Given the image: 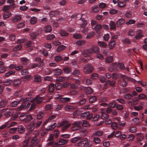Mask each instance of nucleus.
I'll list each match as a JSON object with an SVG mask.
<instances>
[{"instance_id":"f257e3e1","label":"nucleus","mask_w":147,"mask_h":147,"mask_svg":"<svg viewBox=\"0 0 147 147\" xmlns=\"http://www.w3.org/2000/svg\"><path fill=\"white\" fill-rule=\"evenodd\" d=\"M81 139L80 137L74 138V146H80L83 145V147H91L92 146V142L86 138Z\"/></svg>"},{"instance_id":"f03ea898","label":"nucleus","mask_w":147,"mask_h":147,"mask_svg":"<svg viewBox=\"0 0 147 147\" xmlns=\"http://www.w3.org/2000/svg\"><path fill=\"white\" fill-rule=\"evenodd\" d=\"M74 81L75 82V84H74V89L85 90L86 93L88 94L92 93L93 90L90 88L89 87H86L81 85L80 84L82 83L78 79H76L74 78Z\"/></svg>"},{"instance_id":"7ed1b4c3","label":"nucleus","mask_w":147,"mask_h":147,"mask_svg":"<svg viewBox=\"0 0 147 147\" xmlns=\"http://www.w3.org/2000/svg\"><path fill=\"white\" fill-rule=\"evenodd\" d=\"M82 125L84 127H87L89 126L88 121L84 120L82 122L81 121H77L74 122V131L80 129Z\"/></svg>"},{"instance_id":"20e7f679","label":"nucleus","mask_w":147,"mask_h":147,"mask_svg":"<svg viewBox=\"0 0 147 147\" xmlns=\"http://www.w3.org/2000/svg\"><path fill=\"white\" fill-rule=\"evenodd\" d=\"M76 17L77 18H78H78H80V20L82 22V23L80 24L81 27L82 28H85L88 24L87 20L85 19L86 15L84 14L80 15L78 14H74V18Z\"/></svg>"},{"instance_id":"39448f33","label":"nucleus","mask_w":147,"mask_h":147,"mask_svg":"<svg viewBox=\"0 0 147 147\" xmlns=\"http://www.w3.org/2000/svg\"><path fill=\"white\" fill-rule=\"evenodd\" d=\"M20 120L23 121L26 123H28L32 119V116L30 114L26 113H22L20 116Z\"/></svg>"},{"instance_id":"423d86ee","label":"nucleus","mask_w":147,"mask_h":147,"mask_svg":"<svg viewBox=\"0 0 147 147\" xmlns=\"http://www.w3.org/2000/svg\"><path fill=\"white\" fill-rule=\"evenodd\" d=\"M71 123L66 120L62 121L59 125V127H61V130L64 131L67 129L70 125Z\"/></svg>"},{"instance_id":"0eeeda50","label":"nucleus","mask_w":147,"mask_h":147,"mask_svg":"<svg viewBox=\"0 0 147 147\" xmlns=\"http://www.w3.org/2000/svg\"><path fill=\"white\" fill-rule=\"evenodd\" d=\"M93 67L92 66L89 64H86L84 66L83 71L86 74H88L92 72Z\"/></svg>"},{"instance_id":"6e6552de","label":"nucleus","mask_w":147,"mask_h":147,"mask_svg":"<svg viewBox=\"0 0 147 147\" xmlns=\"http://www.w3.org/2000/svg\"><path fill=\"white\" fill-rule=\"evenodd\" d=\"M93 117L92 113H90L89 111L85 112L81 114L80 117L84 119H86L88 120H90Z\"/></svg>"},{"instance_id":"1a4fd4ad","label":"nucleus","mask_w":147,"mask_h":147,"mask_svg":"<svg viewBox=\"0 0 147 147\" xmlns=\"http://www.w3.org/2000/svg\"><path fill=\"white\" fill-rule=\"evenodd\" d=\"M88 51L90 53H98L99 51V48L96 46H93L92 48L88 49Z\"/></svg>"},{"instance_id":"9d476101","label":"nucleus","mask_w":147,"mask_h":147,"mask_svg":"<svg viewBox=\"0 0 147 147\" xmlns=\"http://www.w3.org/2000/svg\"><path fill=\"white\" fill-rule=\"evenodd\" d=\"M120 82V85L123 87H125L127 84V82L129 79L128 77H125L123 78Z\"/></svg>"},{"instance_id":"9b49d317","label":"nucleus","mask_w":147,"mask_h":147,"mask_svg":"<svg viewBox=\"0 0 147 147\" xmlns=\"http://www.w3.org/2000/svg\"><path fill=\"white\" fill-rule=\"evenodd\" d=\"M44 99V97H40V95H38L35 97L34 100L36 103L39 104L41 103Z\"/></svg>"},{"instance_id":"f8f14e48","label":"nucleus","mask_w":147,"mask_h":147,"mask_svg":"<svg viewBox=\"0 0 147 147\" xmlns=\"http://www.w3.org/2000/svg\"><path fill=\"white\" fill-rule=\"evenodd\" d=\"M44 63L43 62H39V64H35L34 63H32L30 64L29 65V68H35L36 67H42L44 65Z\"/></svg>"},{"instance_id":"ddd939ff","label":"nucleus","mask_w":147,"mask_h":147,"mask_svg":"<svg viewBox=\"0 0 147 147\" xmlns=\"http://www.w3.org/2000/svg\"><path fill=\"white\" fill-rule=\"evenodd\" d=\"M13 85L15 87H17L20 84L21 82V79H15L12 81Z\"/></svg>"},{"instance_id":"4468645a","label":"nucleus","mask_w":147,"mask_h":147,"mask_svg":"<svg viewBox=\"0 0 147 147\" xmlns=\"http://www.w3.org/2000/svg\"><path fill=\"white\" fill-rule=\"evenodd\" d=\"M109 70L110 72L117 71L118 70L117 68V65L114 64L109 66Z\"/></svg>"},{"instance_id":"2eb2a0df","label":"nucleus","mask_w":147,"mask_h":147,"mask_svg":"<svg viewBox=\"0 0 147 147\" xmlns=\"http://www.w3.org/2000/svg\"><path fill=\"white\" fill-rule=\"evenodd\" d=\"M56 115H53L49 116V118L47 119L44 122L43 124V125L44 126L49 121H52L56 118Z\"/></svg>"},{"instance_id":"dca6fc26","label":"nucleus","mask_w":147,"mask_h":147,"mask_svg":"<svg viewBox=\"0 0 147 147\" xmlns=\"http://www.w3.org/2000/svg\"><path fill=\"white\" fill-rule=\"evenodd\" d=\"M30 105V103L26 102H23L20 106V110L22 109L23 108L27 109Z\"/></svg>"},{"instance_id":"f3484780","label":"nucleus","mask_w":147,"mask_h":147,"mask_svg":"<svg viewBox=\"0 0 147 147\" xmlns=\"http://www.w3.org/2000/svg\"><path fill=\"white\" fill-rule=\"evenodd\" d=\"M35 125L34 123H32L30 124L27 126V129L30 131H32L34 129Z\"/></svg>"},{"instance_id":"a211bd4d","label":"nucleus","mask_w":147,"mask_h":147,"mask_svg":"<svg viewBox=\"0 0 147 147\" xmlns=\"http://www.w3.org/2000/svg\"><path fill=\"white\" fill-rule=\"evenodd\" d=\"M21 18V16L20 15H16L13 17L12 20L13 22H16L20 20Z\"/></svg>"},{"instance_id":"6ab92c4d","label":"nucleus","mask_w":147,"mask_h":147,"mask_svg":"<svg viewBox=\"0 0 147 147\" xmlns=\"http://www.w3.org/2000/svg\"><path fill=\"white\" fill-rule=\"evenodd\" d=\"M125 77V75H122L121 74H117L115 73L112 74V77L113 78L117 79L119 78H123Z\"/></svg>"},{"instance_id":"aec40b11","label":"nucleus","mask_w":147,"mask_h":147,"mask_svg":"<svg viewBox=\"0 0 147 147\" xmlns=\"http://www.w3.org/2000/svg\"><path fill=\"white\" fill-rule=\"evenodd\" d=\"M125 22V20L123 18L119 19L117 22L116 24L118 27H120Z\"/></svg>"},{"instance_id":"412c9836","label":"nucleus","mask_w":147,"mask_h":147,"mask_svg":"<svg viewBox=\"0 0 147 147\" xmlns=\"http://www.w3.org/2000/svg\"><path fill=\"white\" fill-rule=\"evenodd\" d=\"M92 12L93 13H97L100 10L99 7L97 5H95L91 8Z\"/></svg>"},{"instance_id":"4be33fe9","label":"nucleus","mask_w":147,"mask_h":147,"mask_svg":"<svg viewBox=\"0 0 147 147\" xmlns=\"http://www.w3.org/2000/svg\"><path fill=\"white\" fill-rule=\"evenodd\" d=\"M52 71L53 72L54 74L56 75H60L62 74V70L59 69H53Z\"/></svg>"},{"instance_id":"5701e85b","label":"nucleus","mask_w":147,"mask_h":147,"mask_svg":"<svg viewBox=\"0 0 147 147\" xmlns=\"http://www.w3.org/2000/svg\"><path fill=\"white\" fill-rule=\"evenodd\" d=\"M60 12L58 11H52L49 13V15L51 17H53L59 14Z\"/></svg>"},{"instance_id":"b1692460","label":"nucleus","mask_w":147,"mask_h":147,"mask_svg":"<svg viewBox=\"0 0 147 147\" xmlns=\"http://www.w3.org/2000/svg\"><path fill=\"white\" fill-rule=\"evenodd\" d=\"M22 63L24 65H27L28 63L29 59L25 57H22L20 58Z\"/></svg>"},{"instance_id":"393cba45","label":"nucleus","mask_w":147,"mask_h":147,"mask_svg":"<svg viewBox=\"0 0 147 147\" xmlns=\"http://www.w3.org/2000/svg\"><path fill=\"white\" fill-rule=\"evenodd\" d=\"M115 45V41L114 40H111L109 44V46L110 49H113Z\"/></svg>"},{"instance_id":"a878e982","label":"nucleus","mask_w":147,"mask_h":147,"mask_svg":"<svg viewBox=\"0 0 147 147\" xmlns=\"http://www.w3.org/2000/svg\"><path fill=\"white\" fill-rule=\"evenodd\" d=\"M142 32L141 30H139L138 32V33L135 36V38L136 39H139L143 36L142 34Z\"/></svg>"},{"instance_id":"bb28decb","label":"nucleus","mask_w":147,"mask_h":147,"mask_svg":"<svg viewBox=\"0 0 147 147\" xmlns=\"http://www.w3.org/2000/svg\"><path fill=\"white\" fill-rule=\"evenodd\" d=\"M128 0H125V1H119L118 3V6L121 8L124 7L126 5V2Z\"/></svg>"},{"instance_id":"cd10ccee","label":"nucleus","mask_w":147,"mask_h":147,"mask_svg":"<svg viewBox=\"0 0 147 147\" xmlns=\"http://www.w3.org/2000/svg\"><path fill=\"white\" fill-rule=\"evenodd\" d=\"M82 80V82L83 84L85 82V83L87 85H90L92 83V81L90 79H87L86 80L85 78H84L82 80Z\"/></svg>"},{"instance_id":"c85d7f7f","label":"nucleus","mask_w":147,"mask_h":147,"mask_svg":"<svg viewBox=\"0 0 147 147\" xmlns=\"http://www.w3.org/2000/svg\"><path fill=\"white\" fill-rule=\"evenodd\" d=\"M55 90V84L53 83L51 84L49 86L48 90L50 92H53Z\"/></svg>"},{"instance_id":"c756f323","label":"nucleus","mask_w":147,"mask_h":147,"mask_svg":"<svg viewBox=\"0 0 147 147\" xmlns=\"http://www.w3.org/2000/svg\"><path fill=\"white\" fill-rule=\"evenodd\" d=\"M18 131L19 133L22 134L24 133L25 131V128L22 125H20L18 127Z\"/></svg>"},{"instance_id":"7c9ffc66","label":"nucleus","mask_w":147,"mask_h":147,"mask_svg":"<svg viewBox=\"0 0 147 147\" xmlns=\"http://www.w3.org/2000/svg\"><path fill=\"white\" fill-rule=\"evenodd\" d=\"M98 99V98L96 96H91L89 98V101L90 103H92L94 102Z\"/></svg>"},{"instance_id":"2f4dec72","label":"nucleus","mask_w":147,"mask_h":147,"mask_svg":"<svg viewBox=\"0 0 147 147\" xmlns=\"http://www.w3.org/2000/svg\"><path fill=\"white\" fill-rule=\"evenodd\" d=\"M110 28L111 29H114L116 28V26L115 23L113 21H111L109 24Z\"/></svg>"},{"instance_id":"473e14b6","label":"nucleus","mask_w":147,"mask_h":147,"mask_svg":"<svg viewBox=\"0 0 147 147\" xmlns=\"http://www.w3.org/2000/svg\"><path fill=\"white\" fill-rule=\"evenodd\" d=\"M109 98L105 96H101L98 99V101L99 102H105L107 101Z\"/></svg>"},{"instance_id":"72a5a7b5","label":"nucleus","mask_w":147,"mask_h":147,"mask_svg":"<svg viewBox=\"0 0 147 147\" xmlns=\"http://www.w3.org/2000/svg\"><path fill=\"white\" fill-rule=\"evenodd\" d=\"M21 103V100H19L18 101H15L11 102L10 104V106L11 107H16L19 103Z\"/></svg>"},{"instance_id":"f704fd0d","label":"nucleus","mask_w":147,"mask_h":147,"mask_svg":"<svg viewBox=\"0 0 147 147\" xmlns=\"http://www.w3.org/2000/svg\"><path fill=\"white\" fill-rule=\"evenodd\" d=\"M13 114V111L12 110H9L8 111L6 112L4 114L5 116L8 117L11 116Z\"/></svg>"},{"instance_id":"c9c22d12","label":"nucleus","mask_w":147,"mask_h":147,"mask_svg":"<svg viewBox=\"0 0 147 147\" xmlns=\"http://www.w3.org/2000/svg\"><path fill=\"white\" fill-rule=\"evenodd\" d=\"M117 66L119 69L121 70H123L125 69L124 64L122 63H119Z\"/></svg>"},{"instance_id":"e433bc0d","label":"nucleus","mask_w":147,"mask_h":147,"mask_svg":"<svg viewBox=\"0 0 147 147\" xmlns=\"http://www.w3.org/2000/svg\"><path fill=\"white\" fill-rule=\"evenodd\" d=\"M16 72L14 71H10L6 73L5 74V76L8 77L11 75H14L15 74Z\"/></svg>"},{"instance_id":"4c0bfd02","label":"nucleus","mask_w":147,"mask_h":147,"mask_svg":"<svg viewBox=\"0 0 147 147\" xmlns=\"http://www.w3.org/2000/svg\"><path fill=\"white\" fill-rule=\"evenodd\" d=\"M37 21V19L35 17H32L30 20V23L32 24H35Z\"/></svg>"},{"instance_id":"58836bf2","label":"nucleus","mask_w":147,"mask_h":147,"mask_svg":"<svg viewBox=\"0 0 147 147\" xmlns=\"http://www.w3.org/2000/svg\"><path fill=\"white\" fill-rule=\"evenodd\" d=\"M44 115L43 112H40L38 113L37 115V118L38 119H41L43 117Z\"/></svg>"},{"instance_id":"ea45409f","label":"nucleus","mask_w":147,"mask_h":147,"mask_svg":"<svg viewBox=\"0 0 147 147\" xmlns=\"http://www.w3.org/2000/svg\"><path fill=\"white\" fill-rule=\"evenodd\" d=\"M137 140L138 142L142 140L144 138V137L141 133H139L137 134Z\"/></svg>"},{"instance_id":"a19ab883","label":"nucleus","mask_w":147,"mask_h":147,"mask_svg":"<svg viewBox=\"0 0 147 147\" xmlns=\"http://www.w3.org/2000/svg\"><path fill=\"white\" fill-rule=\"evenodd\" d=\"M34 81L36 82H40L41 80V76L39 75H35L34 76Z\"/></svg>"},{"instance_id":"79ce46f5","label":"nucleus","mask_w":147,"mask_h":147,"mask_svg":"<svg viewBox=\"0 0 147 147\" xmlns=\"http://www.w3.org/2000/svg\"><path fill=\"white\" fill-rule=\"evenodd\" d=\"M65 79V77H59L57 78L56 81L57 83L62 82Z\"/></svg>"},{"instance_id":"37998d69","label":"nucleus","mask_w":147,"mask_h":147,"mask_svg":"<svg viewBox=\"0 0 147 147\" xmlns=\"http://www.w3.org/2000/svg\"><path fill=\"white\" fill-rule=\"evenodd\" d=\"M44 30L46 32H50L52 30V27L51 26L48 25L45 27Z\"/></svg>"},{"instance_id":"c03bdc74","label":"nucleus","mask_w":147,"mask_h":147,"mask_svg":"<svg viewBox=\"0 0 147 147\" xmlns=\"http://www.w3.org/2000/svg\"><path fill=\"white\" fill-rule=\"evenodd\" d=\"M70 99L69 98H61L60 99V101L62 102H66L69 101Z\"/></svg>"},{"instance_id":"a18cd8bd","label":"nucleus","mask_w":147,"mask_h":147,"mask_svg":"<svg viewBox=\"0 0 147 147\" xmlns=\"http://www.w3.org/2000/svg\"><path fill=\"white\" fill-rule=\"evenodd\" d=\"M63 57L59 55H57L55 57V60L57 62H59L62 60Z\"/></svg>"},{"instance_id":"49530a36","label":"nucleus","mask_w":147,"mask_h":147,"mask_svg":"<svg viewBox=\"0 0 147 147\" xmlns=\"http://www.w3.org/2000/svg\"><path fill=\"white\" fill-rule=\"evenodd\" d=\"M12 82V80H7L3 82V85L5 86H9L10 85Z\"/></svg>"},{"instance_id":"de8ad7c7","label":"nucleus","mask_w":147,"mask_h":147,"mask_svg":"<svg viewBox=\"0 0 147 147\" xmlns=\"http://www.w3.org/2000/svg\"><path fill=\"white\" fill-rule=\"evenodd\" d=\"M7 101L5 100H3L0 102V108L5 106L7 104Z\"/></svg>"},{"instance_id":"09e8293b","label":"nucleus","mask_w":147,"mask_h":147,"mask_svg":"<svg viewBox=\"0 0 147 147\" xmlns=\"http://www.w3.org/2000/svg\"><path fill=\"white\" fill-rule=\"evenodd\" d=\"M89 53H90L88 51V49L87 51L86 50H84V51L82 53V54L83 55V56L84 57H88L89 58H90V57L89 56Z\"/></svg>"},{"instance_id":"8fccbe9b","label":"nucleus","mask_w":147,"mask_h":147,"mask_svg":"<svg viewBox=\"0 0 147 147\" xmlns=\"http://www.w3.org/2000/svg\"><path fill=\"white\" fill-rule=\"evenodd\" d=\"M65 48V47L63 45H61L59 46L57 49V50L58 52H60Z\"/></svg>"},{"instance_id":"3c124183","label":"nucleus","mask_w":147,"mask_h":147,"mask_svg":"<svg viewBox=\"0 0 147 147\" xmlns=\"http://www.w3.org/2000/svg\"><path fill=\"white\" fill-rule=\"evenodd\" d=\"M11 15V13L10 12H5L3 15V18L4 19L7 18Z\"/></svg>"},{"instance_id":"603ef678","label":"nucleus","mask_w":147,"mask_h":147,"mask_svg":"<svg viewBox=\"0 0 147 147\" xmlns=\"http://www.w3.org/2000/svg\"><path fill=\"white\" fill-rule=\"evenodd\" d=\"M22 48L21 45L19 44L16 46L13 49V51H19Z\"/></svg>"},{"instance_id":"864d4df0","label":"nucleus","mask_w":147,"mask_h":147,"mask_svg":"<svg viewBox=\"0 0 147 147\" xmlns=\"http://www.w3.org/2000/svg\"><path fill=\"white\" fill-rule=\"evenodd\" d=\"M98 45L102 47H105L107 46V44L105 42L100 41L98 42Z\"/></svg>"},{"instance_id":"5fc2aeb1","label":"nucleus","mask_w":147,"mask_h":147,"mask_svg":"<svg viewBox=\"0 0 147 147\" xmlns=\"http://www.w3.org/2000/svg\"><path fill=\"white\" fill-rule=\"evenodd\" d=\"M62 87L63 85L61 83H57L55 84V88L57 90H60Z\"/></svg>"},{"instance_id":"6e6d98bb","label":"nucleus","mask_w":147,"mask_h":147,"mask_svg":"<svg viewBox=\"0 0 147 147\" xmlns=\"http://www.w3.org/2000/svg\"><path fill=\"white\" fill-rule=\"evenodd\" d=\"M115 82L114 81L108 80L107 81L105 84H109L111 86H114L115 84Z\"/></svg>"},{"instance_id":"4d7b16f0","label":"nucleus","mask_w":147,"mask_h":147,"mask_svg":"<svg viewBox=\"0 0 147 147\" xmlns=\"http://www.w3.org/2000/svg\"><path fill=\"white\" fill-rule=\"evenodd\" d=\"M124 97L126 99H130L133 98V96L131 94L128 93L124 94Z\"/></svg>"},{"instance_id":"13d9d810","label":"nucleus","mask_w":147,"mask_h":147,"mask_svg":"<svg viewBox=\"0 0 147 147\" xmlns=\"http://www.w3.org/2000/svg\"><path fill=\"white\" fill-rule=\"evenodd\" d=\"M117 104L116 102L115 101L111 102L109 104V106L113 108H114L115 107L116 105Z\"/></svg>"},{"instance_id":"bf43d9fd","label":"nucleus","mask_w":147,"mask_h":147,"mask_svg":"<svg viewBox=\"0 0 147 147\" xmlns=\"http://www.w3.org/2000/svg\"><path fill=\"white\" fill-rule=\"evenodd\" d=\"M102 28V26L98 24H97L94 27V29L97 32L101 30Z\"/></svg>"},{"instance_id":"052dcab7","label":"nucleus","mask_w":147,"mask_h":147,"mask_svg":"<svg viewBox=\"0 0 147 147\" xmlns=\"http://www.w3.org/2000/svg\"><path fill=\"white\" fill-rule=\"evenodd\" d=\"M81 134L83 136H85L88 134V132L86 128H84V129H82L81 130Z\"/></svg>"},{"instance_id":"680f3d73","label":"nucleus","mask_w":147,"mask_h":147,"mask_svg":"<svg viewBox=\"0 0 147 147\" xmlns=\"http://www.w3.org/2000/svg\"><path fill=\"white\" fill-rule=\"evenodd\" d=\"M63 70L66 73H70L71 72V69L70 67H66L63 69Z\"/></svg>"},{"instance_id":"e2e57ef3","label":"nucleus","mask_w":147,"mask_h":147,"mask_svg":"<svg viewBox=\"0 0 147 147\" xmlns=\"http://www.w3.org/2000/svg\"><path fill=\"white\" fill-rule=\"evenodd\" d=\"M14 1L13 0H8L7 1V3L11 4L10 6L12 8H13L15 7V5L14 3Z\"/></svg>"},{"instance_id":"0e129e2a","label":"nucleus","mask_w":147,"mask_h":147,"mask_svg":"<svg viewBox=\"0 0 147 147\" xmlns=\"http://www.w3.org/2000/svg\"><path fill=\"white\" fill-rule=\"evenodd\" d=\"M80 71L77 69L74 70V77L78 76L79 77V75H80Z\"/></svg>"},{"instance_id":"69168bd1","label":"nucleus","mask_w":147,"mask_h":147,"mask_svg":"<svg viewBox=\"0 0 147 147\" xmlns=\"http://www.w3.org/2000/svg\"><path fill=\"white\" fill-rule=\"evenodd\" d=\"M61 35L62 36H66L68 35V33L66 31L64 30H61L60 32Z\"/></svg>"},{"instance_id":"338daca9","label":"nucleus","mask_w":147,"mask_h":147,"mask_svg":"<svg viewBox=\"0 0 147 147\" xmlns=\"http://www.w3.org/2000/svg\"><path fill=\"white\" fill-rule=\"evenodd\" d=\"M11 8V6L5 5L3 8V10L5 12H8V11Z\"/></svg>"},{"instance_id":"774afa93","label":"nucleus","mask_w":147,"mask_h":147,"mask_svg":"<svg viewBox=\"0 0 147 147\" xmlns=\"http://www.w3.org/2000/svg\"><path fill=\"white\" fill-rule=\"evenodd\" d=\"M116 108L118 110L121 111L123 109L124 107L122 105L118 104L117 105Z\"/></svg>"}]
</instances>
